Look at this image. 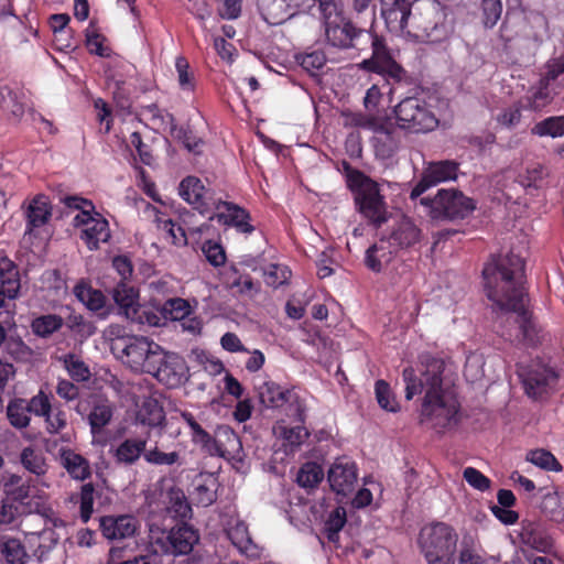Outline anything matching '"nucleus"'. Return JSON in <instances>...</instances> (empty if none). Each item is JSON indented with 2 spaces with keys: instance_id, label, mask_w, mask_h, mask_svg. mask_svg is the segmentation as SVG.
<instances>
[{
  "instance_id": "f257e3e1",
  "label": "nucleus",
  "mask_w": 564,
  "mask_h": 564,
  "mask_svg": "<svg viewBox=\"0 0 564 564\" xmlns=\"http://www.w3.org/2000/svg\"><path fill=\"white\" fill-rule=\"evenodd\" d=\"M482 276L487 297L500 310L501 336L514 344L538 345L542 329L527 308L523 258L512 251L492 257Z\"/></svg>"
},
{
  "instance_id": "f03ea898",
  "label": "nucleus",
  "mask_w": 564,
  "mask_h": 564,
  "mask_svg": "<svg viewBox=\"0 0 564 564\" xmlns=\"http://www.w3.org/2000/svg\"><path fill=\"white\" fill-rule=\"evenodd\" d=\"M419 372L412 367L402 371L405 399L424 393L420 423L437 432L455 427L459 422V403L455 391L445 383L446 360L425 352L419 357Z\"/></svg>"
},
{
  "instance_id": "7ed1b4c3",
  "label": "nucleus",
  "mask_w": 564,
  "mask_h": 564,
  "mask_svg": "<svg viewBox=\"0 0 564 564\" xmlns=\"http://www.w3.org/2000/svg\"><path fill=\"white\" fill-rule=\"evenodd\" d=\"M449 8L438 0H413L409 35L417 41L440 43L453 32Z\"/></svg>"
},
{
  "instance_id": "20e7f679",
  "label": "nucleus",
  "mask_w": 564,
  "mask_h": 564,
  "mask_svg": "<svg viewBox=\"0 0 564 564\" xmlns=\"http://www.w3.org/2000/svg\"><path fill=\"white\" fill-rule=\"evenodd\" d=\"M347 181L355 194V204L359 213L376 227L386 223L388 213L378 184L357 170L348 174Z\"/></svg>"
},
{
  "instance_id": "39448f33",
  "label": "nucleus",
  "mask_w": 564,
  "mask_h": 564,
  "mask_svg": "<svg viewBox=\"0 0 564 564\" xmlns=\"http://www.w3.org/2000/svg\"><path fill=\"white\" fill-rule=\"evenodd\" d=\"M370 42L372 54L359 67L383 76L389 85H411V75L393 58L386 40L369 31L365 37Z\"/></svg>"
},
{
  "instance_id": "423d86ee",
  "label": "nucleus",
  "mask_w": 564,
  "mask_h": 564,
  "mask_svg": "<svg viewBox=\"0 0 564 564\" xmlns=\"http://www.w3.org/2000/svg\"><path fill=\"white\" fill-rule=\"evenodd\" d=\"M458 535L454 528L436 522L424 527L420 532L419 543L429 564H454L453 555L456 551Z\"/></svg>"
},
{
  "instance_id": "0eeeda50",
  "label": "nucleus",
  "mask_w": 564,
  "mask_h": 564,
  "mask_svg": "<svg viewBox=\"0 0 564 564\" xmlns=\"http://www.w3.org/2000/svg\"><path fill=\"white\" fill-rule=\"evenodd\" d=\"M420 204L431 219L440 221L464 219L476 208L471 198L456 189H440L433 198H421Z\"/></svg>"
},
{
  "instance_id": "6e6552de",
  "label": "nucleus",
  "mask_w": 564,
  "mask_h": 564,
  "mask_svg": "<svg viewBox=\"0 0 564 564\" xmlns=\"http://www.w3.org/2000/svg\"><path fill=\"white\" fill-rule=\"evenodd\" d=\"M397 126L413 133H425L438 126L431 106L422 98L405 97L394 106Z\"/></svg>"
},
{
  "instance_id": "1a4fd4ad",
  "label": "nucleus",
  "mask_w": 564,
  "mask_h": 564,
  "mask_svg": "<svg viewBox=\"0 0 564 564\" xmlns=\"http://www.w3.org/2000/svg\"><path fill=\"white\" fill-rule=\"evenodd\" d=\"M198 541V531L194 527L182 522L169 531H163L161 536L155 539V544L160 546L163 553L178 556L189 554Z\"/></svg>"
},
{
  "instance_id": "9d476101",
  "label": "nucleus",
  "mask_w": 564,
  "mask_h": 564,
  "mask_svg": "<svg viewBox=\"0 0 564 564\" xmlns=\"http://www.w3.org/2000/svg\"><path fill=\"white\" fill-rule=\"evenodd\" d=\"M324 28L328 44L341 50L357 47L356 41L360 37H366V34L369 32L356 28L344 14L324 23Z\"/></svg>"
},
{
  "instance_id": "9b49d317",
  "label": "nucleus",
  "mask_w": 564,
  "mask_h": 564,
  "mask_svg": "<svg viewBox=\"0 0 564 564\" xmlns=\"http://www.w3.org/2000/svg\"><path fill=\"white\" fill-rule=\"evenodd\" d=\"M357 479L356 464L347 457L337 458L327 473L329 486L337 496L347 497L354 492Z\"/></svg>"
},
{
  "instance_id": "f8f14e48",
  "label": "nucleus",
  "mask_w": 564,
  "mask_h": 564,
  "mask_svg": "<svg viewBox=\"0 0 564 564\" xmlns=\"http://www.w3.org/2000/svg\"><path fill=\"white\" fill-rule=\"evenodd\" d=\"M458 164L454 161H440L429 164L424 169L420 181L412 188L410 198L416 199L425 191L438 183L455 180L457 177Z\"/></svg>"
},
{
  "instance_id": "ddd939ff",
  "label": "nucleus",
  "mask_w": 564,
  "mask_h": 564,
  "mask_svg": "<svg viewBox=\"0 0 564 564\" xmlns=\"http://www.w3.org/2000/svg\"><path fill=\"white\" fill-rule=\"evenodd\" d=\"M178 194L200 214L209 212L212 207L215 208L218 202L213 198L212 191L196 176L183 178L178 186Z\"/></svg>"
},
{
  "instance_id": "4468645a",
  "label": "nucleus",
  "mask_w": 564,
  "mask_h": 564,
  "mask_svg": "<svg viewBox=\"0 0 564 564\" xmlns=\"http://www.w3.org/2000/svg\"><path fill=\"white\" fill-rule=\"evenodd\" d=\"M186 370V362L181 356L163 350L162 360H159L150 375L167 388H177L184 382Z\"/></svg>"
},
{
  "instance_id": "2eb2a0df",
  "label": "nucleus",
  "mask_w": 564,
  "mask_h": 564,
  "mask_svg": "<svg viewBox=\"0 0 564 564\" xmlns=\"http://www.w3.org/2000/svg\"><path fill=\"white\" fill-rule=\"evenodd\" d=\"M215 209L217 213L209 217L210 220L216 219L225 226H232L242 234H251L254 230V227L249 223L250 214L245 208L218 199Z\"/></svg>"
},
{
  "instance_id": "dca6fc26",
  "label": "nucleus",
  "mask_w": 564,
  "mask_h": 564,
  "mask_svg": "<svg viewBox=\"0 0 564 564\" xmlns=\"http://www.w3.org/2000/svg\"><path fill=\"white\" fill-rule=\"evenodd\" d=\"M525 393L532 399H541L549 393L557 381L556 373L545 367H536L521 375Z\"/></svg>"
},
{
  "instance_id": "f3484780",
  "label": "nucleus",
  "mask_w": 564,
  "mask_h": 564,
  "mask_svg": "<svg viewBox=\"0 0 564 564\" xmlns=\"http://www.w3.org/2000/svg\"><path fill=\"white\" fill-rule=\"evenodd\" d=\"M412 9L413 1L410 0H401L395 6L382 7L381 17L387 29L395 34L406 33L409 35Z\"/></svg>"
},
{
  "instance_id": "a211bd4d",
  "label": "nucleus",
  "mask_w": 564,
  "mask_h": 564,
  "mask_svg": "<svg viewBox=\"0 0 564 564\" xmlns=\"http://www.w3.org/2000/svg\"><path fill=\"white\" fill-rule=\"evenodd\" d=\"M181 419L191 430V441L198 445L200 449L210 456H224L221 445L196 420L193 413L188 411H180Z\"/></svg>"
},
{
  "instance_id": "6ab92c4d",
  "label": "nucleus",
  "mask_w": 564,
  "mask_h": 564,
  "mask_svg": "<svg viewBox=\"0 0 564 564\" xmlns=\"http://www.w3.org/2000/svg\"><path fill=\"white\" fill-rule=\"evenodd\" d=\"M147 340L144 336L121 337L112 344V349L120 351L122 361L135 371L137 367L147 365L145 359L141 358Z\"/></svg>"
},
{
  "instance_id": "aec40b11",
  "label": "nucleus",
  "mask_w": 564,
  "mask_h": 564,
  "mask_svg": "<svg viewBox=\"0 0 564 564\" xmlns=\"http://www.w3.org/2000/svg\"><path fill=\"white\" fill-rule=\"evenodd\" d=\"M109 293L117 305L118 314L126 319L129 321L130 317L137 314V310H140L139 292L128 282H117Z\"/></svg>"
},
{
  "instance_id": "412c9836",
  "label": "nucleus",
  "mask_w": 564,
  "mask_h": 564,
  "mask_svg": "<svg viewBox=\"0 0 564 564\" xmlns=\"http://www.w3.org/2000/svg\"><path fill=\"white\" fill-rule=\"evenodd\" d=\"M100 529L109 540H122L132 536L137 531V520L131 516L102 517Z\"/></svg>"
},
{
  "instance_id": "4be33fe9",
  "label": "nucleus",
  "mask_w": 564,
  "mask_h": 564,
  "mask_svg": "<svg viewBox=\"0 0 564 564\" xmlns=\"http://www.w3.org/2000/svg\"><path fill=\"white\" fill-rule=\"evenodd\" d=\"M52 216V208L46 196L36 195L25 210V235H31L35 228L44 226Z\"/></svg>"
},
{
  "instance_id": "5701e85b",
  "label": "nucleus",
  "mask_w": 564,
  "mask_h": 564,
  "mask_svg": "<svg viewBox=\"0 0 564 564\" xmlns=\"http://www.w3.org/2000/svg\"><path fill=\"white\" fill-rule=\"evenodd\" d=\"M257 390L261 404L270 409L280 408L285 403L291 402L294 397V393L288 390H282L279 384L271 381L263 382L257 388Z\"/></svg>"
},
{
  "instance_id": "b1692460",
  "label": "nucleus",
  "mask_w": 564,
  "mask_h": 564,
  "mask_svg": "<svg viewBox=\"0 0 564 564\" xmlns=\"http://www.w3.org/2000/svg\"><path fill=\"white\" fill-rule=\"evenodd\" d=\"M62 466L67 473L78 480H85L90 476V466L88 460L82 455L69 448H62L59 452Z\"/></svg>"
},
{
  "instance_id": "393cba45",
  "label": "nucleus",
  "mask_w": 564,
  "mask_h": 564,
  "mask_svg": "<svg viewBox=\"0 0 564 564\" xmlns=\"http://www.w3.org/2000/svg\"><path fill=\"white\" fill-rule=\"evenodd\" d=\"M80 238L90 250L98 249L100 242H106L110 238L108 221L102 217H94L83 229Z\"/></svg>"
},
{
  "instance_id": "a878e982",
  "label": "nucleus",
  "mask_w": 564,
  "mask_h": 564,
  "mask_svg": "<svg viewBox=\"0 0 564 564\" xmlns=\"http://www.w3.org/2000/svg\"><path fill=\"white\" fill-rule=\"evenodd\" d=\"M285 6L284 0H257L259 13L270 25H280L291 19Z\"/></svg>"
},
{
  "instance_id": "bb28decb",
  "label": "nucleus",
  "mask_w": 564,
  "mask_h": 564,
  "mask_svg": "<svg viewBox=\"0 0 564 564\" xmlns=\"http://www.w3.org/2000/svg\"><path fill=\"white\" fill-rule=\"evenodd\" d=\"M421 230L408 218L402 219L389 237L390 246L409 248L420 240Z\"/></svg>"
},
{
  "instance_id": "cd10ccee",
  "label": "nucleus",
  "mask_w": 564,
  "mask_h": 564,
  "mask_svg": "<svg viewBox=\"0 0 564 564\" xmlns=\"http://www.w3.org/2000/svg\"><path fill=\"white\" fill-rule=\"evenodd\" d=\"M112 405L108 400L95 399L91 411L88 414V422L93 434L100 433L112 419Z\"/></svg>"
},
{
  "instance_id": "c85d7f7f",
  "label": "nucleus",
  "mask_w": 564,
  "mask_h": 564,
  "mask_svg": "<svg viewBox=\"0 0 564 564\" xmlns=\"http://www.w3.org/2000/svg\"><path fill=\"white\" fill-rule=\"evenodd\" d=\"M147 451V441L141 438H127L116 449L115 457L124 465L134 464Z\"/></svg>"
},
{
  "instance_id": "c756f323",
  "label": "nucleus",
  "mask_w": 564,
  "mask_h": 564,
  "mask_svg": "<svg viewBox=\"0 0 564 564\" xmlns=\"http://www.w3.org/2000/svg\"><path fill=\"white\" fill-rule=\"evenodd\" d=\"M64 325V318L57 314H44L36 316L31 322L32 333L40 338L47 339L53 334L61 330Z\"/></svg>"
},
{
  "instance_id": "7c9ffc66",
  "label": "nucleus",
  "mask_w": 564,
  "mask_h": 564,
  "mask_svg": "<svg viewBox=\"0 0 564 564\" xmlns=\"http://www.w3.org/2000/svg\"><path fill=\"white\" fill-rule=\"evenodd\" d=\"M73 292L76 299L93 312H98L106 305L105 294L100 290L93 289L84 281L77 283Z\"/></svg>"
},
{
  "instance_id": "2f4dec72",
  "label": "nucleus",
  "mask_w": 564,
  "mask_h": 564,
  "mask_svg": "<svg viewBox=\"0 0 564 564\" xmlns=\"http://www.w3.org/2000/svg\"><path fill=\"white\" fill-rule=\"evenodd\" d=\"M228 538L232 544L241 552L247 555H254L257 546L253 543L249 530L246 523L237 522L230 527L227 531Z\"/></svg>"
},
{
  "instance_id": "473e14b6",
  "label": "nucleus",
  "mask_w": 564,
  "mask_h": 564,
  "mask_svg": "<svg viewBox=\"0 0 564 564\" xmlns=\"http://www.w3.org/2000/svg\"><path fill=\"white\" fill-rule=\"evenodd\" d=\"M1 285L7 288L8 299H15L20 290L17 265L8 258L0 259Z\"/></svg>"
},
{
  "instance_id": "72a5a7b5",
  "label": "nucleus",
  "mask_w": 564,
  "mask_h": 564,
  "mask_svg": "<svg viewBox=\"0 0 564 564\" xmlns=\"http://www.w3.org/2000/svg\"><path fill=\"white\" fill-rule=\"evenodd\" d=\"M7 416L13 427L19 430L28 427L31 417L26 400L22 398L11 400L7 405Z\"/></svg>"
},
{
  "instance_id": "f704fd0d",
  "label": "nucleus",
  "mask_w": 564,
  "mask_h": 564,
  "mask_svg": "<svg viewBox=\"0 0 564 564\" xmlns=\"http://www.w3.org/2000/svg\"><path fill=\"white\" fill-rule=\"evenodd\" d=\"M227 283L231 289H238L241 294L251 295L259 292V284H256L250 275L241 274L236 265H230L225 273Z\"/></svg>"
},
{
  "instance_id": "c9c22d12",
  "label": "nucleus",
  "mask_w": 564,
  "mask_h": 564,
  "mask_svg": "<svg viewBox=\"0 0 564 564\" xmlns=\"http://www.w3.org/2000/svg\"><path fill=\"white\" fill-rule=\"evenodd\" d=\"M531 133L538 137H551L553 139L564 135V116H553L536 122Z\"/></svg>"
},
{
  "instance_id": "e433bc0d",
  "label": "nucleus",
  "mask_w": 564,
  "mask_h": 564,
  "mask_svg": "<svg viewBox=\"0 0 564 564\" xmlns=\"http://www.w3.org/2000/svg\"><path fill=\"white\" fill-rule=\"evenodd\" d=\"M160 313L164 319L181 322L192 314V308L186 300L174 297L162 305Z\"/></svg>"
},
{
  "instance_id": "4c0bfd02",
  "label": "nucleus",
  "mask_w": 564,
  "mask_h": 564,
  "mask_svg": "<svg viewBox=\"0 0 564 564\" xmlns=\"http://www.w3.org/2000/svg\"><path fill=\"white\" fill-rule=\"evenodd\" d=\"M554 99V95L550 89V84L540 79L536 88L525 97L527 106L533 111H540L549 106Z\"/></svg>"
},
{
  "instance_id": "58836bf2",
  "label": "nucleus",
  "mask_w": 564,
  "mask_h": 564,
  "mask_svg": "<svg viewBox=\"0 0 564 564\" xmlns=\"http://www.w3.org/2000/svg\"><path fill=\"white\" fill-rule=\"evenodd\" d=\"M346 510L343 507L335 508L324 523V533L332 543L339 542V532L346 524Z\"/></svg>"
},
{
  "instance_id": "ea45409f",
  "label": "nucleus",
  "mask_w": 564,
  "mask_h": 564,
  "mask_svg": "<svg viewBox=\"0 0 564 564\" xmlns=\"http://www.w3.org/2000/svg\"><path fill=\"white\" fill-rule=\"evenodd\" d=\"M324 478V470L317 463H305L299 470L296 482L303 488H315Z\"/></svg>"
},
{
  "instance_id": "a19ab883",
  "label": "nucleus",
  "mask_w": 564,
  "mask_h": 564,
  "mask_svg": "<svg viewBox=\"0 0 564 564\" xmlns=\"http://www.w3.org/2000/svg\"><path fill=\"white\" fill-rule=\"evenodd\" d=\"M4 349L7 354L18 362H30L33 359L34 351L28 346L21 337L10 336L6 339Z\"/></svg>"
},
{
  "instance_id": "79ce46f5",
  "label": "nucleus",
  "mask_w": 564,
  "mask_h": 564,
  "mask_svg": "<svg viewBox=\"0 0 564 564\" xmlns=\"http://www.w3.org/2000/svg\"><path fill=\"white\" fill-rule=\"evenodd\" d=\"M541 510L553 520H561L564 516V494L557 490L544 494Z\"/></svg>"
},
{
  "instance_id": "37998d69",
  "label": "nucleus",
  "mask_w": 564,
  "mask_h": 564,
  "mask_svg": "<svg viewBox=\"0 0 564 564\" xmlns=\"http://www.w3.org/2000/svg\"><path fill=\"white\" fill-rule=\"evenodd\" d=\"M20 460L23 467L36 476H42L46 473L47 466L42 453L35 451L33 447L28 446L22 449Z\"/></svg>"
},
{
  "instance_id": "c03bdc74",
  "label": "nucleus",
  "mask_w": 564,
  "mask_h": 564,
  "mask_svg": "<svg viewBox=\"0 0 564 564\" xmlns=\"http://www.w3.org/2000/svg\"><path fill=\"white\" fill-rule=\"evenodd\" d=\"M170 502L167 510L173 517L181 520L192 517V507L181 489H171L169 492Z\"/></svg>"
},
{
  "instance_id": "a18cd8bd",
  "label": "nucleus",
  "mask_w": 564,
  "mask_h": 564,
  "mask_svg": "<svg viewBox=\"0 0 564 564\" xmlns=\"http://www.w3.org/2000/svg\"><path fill=\"white\" fill-rule=\"evenodd\" d=\"M480 20L486 29H492L501 18V0H480Z\"/></svg>"
},
{
  "instance_id": "49530a36",
  "label": "nucleus",
  "mask_w": 564,
  "mask_h": 564,
  "mask_svg": "<svg viewBox=\"0 0 564 564\" xmlns=\"http://www.w3.org/2000/svg\"><path fill=\"white\" fill-rule=\"evenodd\" d=\"M0 551L8 564H25L28 554L20 540L8 539L1 543Z\"/></svg>"
},
{
  "instance_id": "de8ad7c7",
  "label": "nucleus",
  "mask_w": 564,
  "mask_h": 564,
  "mask_svg": "<svg viewBox=\"0 0 564 564\" xmlns=\"http://www.w3.org/2000/svg\"><path fill=\"white\" fill-rule=\"evenodd\" d=\"M523 539L527 544L540 552H549L553 547L552 538L532 524L524 529Z\"/></svg>"
},
{
  "instance_id": "09e8293b",
  "label": "nucleus",
  "mask_w": 564,
  "mask_h": 564,
  "mask_svg": "<svg viewBox=\"0 0 564 564\" xmlns=\"http://www.w3.org/2000/svg\"><path fill=\"white\" fill-rule=\"evenodd\" d=\"M64 324L70 332L82 338H88L96 332V327L91 322L85 319L82 314L75 312H72L66 319H64Z\"/></svg>"
},
{
  "instance_id": "8fccbe9b",
  "label": "nucleus",
  "mask_w": 564,
  "mask_h": 564,
  "mask_svg": "<svg viewBox=\"0 0 564 564\" xmlns=\"http://www.w3.org/2000/svg\"><path fill=\"white\" fill-rule=\"evenodd\" d=\"M546 175L545 167L540 163H534L527 167L525 174L518 176V182L524 188H539Z\"/></svg>"
},
{
  "instance_id": "3c124183",
  "label": "nucleus",
  "mask_w": 564,
  "mask_h": 564,
  "mask_svg": "<svg viewBox=\"0 0 564 564\" xmlns=\"http://www.w3.org/2000/svg\"><path fill=\"white\" fill-rule=\"evenodd\" d=\"M163 348L155 341L148 338L145 349H143L142 357L145 359V364L142 367H137L135 372L149 373L154 370L155 365L163 358Z\"/></svg>"
},
{
  "instance_id": "603ef678",
  "label": "nucleus",
  "mask_w": 564,
  "mask_h": 564,
  "mask_svg": "<svg viewBox=\"0 0 564 564\" xmlns=\"http://www.w3.org/2000/svg\"><path fill=\"white\" fill-rule=\"evenodd\" d=\"M527 460L545 470L561 471L562 466L554 455L545 449H533L527 454Z\"/></svg>"
},
{
  "instance_id": "864d4df0",
  "label": "nucleus",
  "mask_w": 564,
  "mask_h": 564,
  "mask_svg": "<svg viewBox=\"0 0 564 564\" xmlns=\"http://www.w3.org/2000/svg\"><path fill=\"white\" fill-rule=\"evenodd\" d=\"M375 392L377 402L381 409L388 412H397L399 410V404L388 382L378 380L375 386Z\"/></svg>"
},
{
  "instance_id": "5fc2aeb1",
  "label": "nucleus",
  "mask_w": 564,
  "mask_h": 564,
  "mask_svg": "<svg viewBox=\"0 0 564 564\" xmlns=\"http://www.w3.org/2000/svg\"><path fill=\"white\" fill-rule=\"evenodd\" d=\"M144 459L147 463L158 466H172L175 464L181 465L180 453H164L156 446L144 452Z\"/></svg>"
},
{
  "instance_id": "6e6d98bb",
  "label": "nucleus",
  "mask_w": 564,
  "mask_h": 564,
  "mask_svg": "<svg viewBox=\"0 0 564 564\" xmlns=\"http://www.w3.org/2000/svg\"><path fill=\"white\" fill-rule=\"evenodd\" d=\"M63 362L69 376L75 381H86L89 379L90 372L84 361L78 359L74 354H67L63 357Z\"/></svg>"
},
{
  "instance_id": "4d7b16f0",
  "label": "nucleus",
  "mask_w": 564,
  "mask_h": 564,
  "mask_svg": "<svg viewBox=\"0 0 564 564\" xmlns=\"http://www.w3.org/2000/svg\"><path fill=\"white\" fill-rule=\"evenodd\" d=\"M44 419L50 434H58L67 426V415L61 406L52 405V412H48Z\"/></svg>"
},
{
  "instance_id": "13d9d810",
  "label": "nucleus",
  "mask_w": 564,
  "mask_h": 564,
  "mask_svg": "<svg viewBox=\"0 0 564 564\" xmlns=\"http://www.w3.org/2000/svg\"><path fill=\"white\" fill-rule=\"evenodd\" d=\"M291 272L282 265L270 264L264 271V281L267 285L274 289L283 285L290 278Z\"/></svg>"
},
{
  "instance_id": "bf43d9fd",
  "label": "nucleus",
  "mask_w": 564,
  "mask_h": 564,
  "mask_svg": "<svg viewBox=\"0 0 564 564\" xmlns=\"http://www.w3.org/2000/svg\"><path fill=\"white\" fill-rule=\"evenodd\" d=\"M382 260L389 261L390 257L386 253L383 246L372 245L366 251V265L373 272H381L383 269Z\"/></svg>"
},
{
  "instance_id": "052dcab7",
  "label": "nucleus",
  "mask_w": 564,
  "mask_h": 564,
  "mask_svg": "<svg viewBox=\"0 0 564 564\" xmlns=\"http://www.w3.org/2000/svg\"><path fill=\"white\" fill-rule=\"evenodd\" d=\"M30 414L45 417L48 412H52V403L50 397L42 390L33 395L29 401L26 400Z\"/></svg>"
},
{
  "instance_id": "680f3d73",
  "label": "nucleus",
  "mask_w": 564,
  "mask_h": 564,
  "mask_svg": "<svg viewBox=\"0 0 564 564\" xmlns=\"http://www.w3.org/2000/svg\"><path fill=\"white\" fill-rule=\"evenodd\" d=\"M481 555L474 549L471 538H464L459 552L458 564H484Z\"/></svg>"
},
{
  "instance_id": "e2e57ef3",
  "label": "nucleus",
  "mask_w": 564,
  "mask_h": 564,
  "mask_svg": "<svg viewBox=\"0 0 564 564\" xmlns=\"http://www.w3.org/2000/svg\"><path fill=\"white\" fill-rule=\"evenodd\" d=\"M463 477L469 486L479 491H486L491 486V480L474 467H466Z\"/></svg>"
},
{
  "instance_id": "0e129e2a",
  "label": "nucleus",
  "mask_w": 564,
  "mask_h": 564,
  "mask_svg": "<svg viewBox=\"0 0 564 564\" xmlns=\"http://www.w3.org/2000/svg\"><path fill=\"white\" fill-rule=\"evenodd\" d=\"M202 251L204 252L207 261L214 267L223 265L226 261L225 250L217 242L212 240L205 241L202 247Z\"/></svg>"
},
{
  "instance_id": "69168bd1",
  "label": "nucleus",
  "mask_w": 564,
  "mask_h": 564,
  "mask_svg": "<svg viewBox=\"0 0 564 564\" xmlns=\"http://www.w3.org/2000/svg\"><path fill=\"white\" fill-rule=\"evenodd\" d=\"M196 500L199 505L208 507L213 505L216 499V481L210 480L209 482L198 484L195 487Z\"/></svg>"
},
{
  "instance_id": "338daca9",
  "label": "nucleus",
  "mask_w": 564,
  "mask_h": 564,
  "mask_svg": "<svg viewBox=\"0 0 564 564\" xmlns=\"http://www.w3.org/2000/svg\"><path fill=\"white\" fill-rule=\"evenodd\" d=\"M318 3V9L323 18V23L337 19L343 15V8L340 0H315Z\"/></svg>"
},
{
  "instance_id": "774afa93",
  "label": "nucleus",
  "mask_w": 564,
  "mask_h": 564,
  "mask_svg": "<svg viewBox=\"0 0 564 564\" xmlns=\"http://www.w3.org/2000/svg\"><path fill=\"white\" fill-rule=\"evenodd\" d=\"M521 117L520 104H513L497 116V121L506 128H513L520 123Z\"/></svg>"
}]
</instances>
